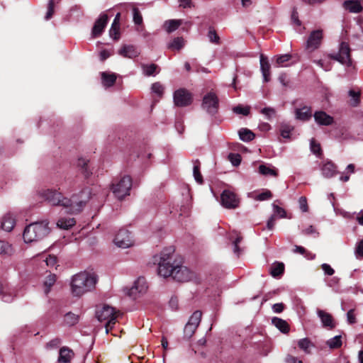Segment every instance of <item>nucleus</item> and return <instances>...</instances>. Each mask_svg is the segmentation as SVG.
Wrapping results in <instances>:
<instances>
[{
  "instance_id": "obj_1",
  "label": "nucleus",
  "mask_w": 363,
  "mask_h": 363,
  "mask_svg": "<svg viewBox=\"0 0 363 363\" xmlns=\"http://www.w3.org/2000/svg\"><path fill=\"white\" fill-rule=\"evenodd\" d=\"M39 196L51 206H60L68 213H80L92 196V189L85 187L71 198L65 196L62 192L54 189H44L38 192Z\"/></svg>"
},
{
  "instance_id": "obj_2",
  "label": "nucleus",
  "mask_w": 363,
  "mask_h": 363,
  "mask_svg": "<svg viewBox=\"0 0 363 363\" xmlns=\"http://www.w3.org/2000/svg\"><path fill=\"white\" fill-rule=\"evenodd\" d=\"M98 278L96 274L81 272L74 274L71 279L70 289L73 296L81 297L94 289Z\"/></svg>"
},
{
  "instance_id": "obj_3",
  "label": "nucleus",
  "mask_w": 363,
  "mask_h": 363,
  "mask_svg": "<svg viewBox=\"0 0 363 363\" xmlns=\"http://www.w3.org/2000/svg\"><path fill=\"white\" fill-rule=\"evenodd\" d=\"M154 261L158 265V274L164 278L169 277L177 264L174 257V249L172 247L164 248L158 255L154 256Z\"/></svg>"
},
{
  "instance_id": "obj_4",
  "label": "nucleus",
  "mask_w": 363,
  "mask_h": 363,
  "mask_svg": "<svg viewBox=\"0 0 363 363\" xmlns=\"http://www.w3.org/2000/svg\"><path fill=\"white\" fill-rule=\"evenodd\" d=\"M50 232V228L48 220L34 222L25 228L23 238L26 243L38 242L45 238Z\"/></svg>"
},
{
  "instance_id": "obj_5",
  "label": "nucleus",
  "mask_w": 363,
  "mask_h": 363,
  "mask_svg": "<svg viewBox=\"0 0 363 363\" xmlns=\"http://www.w3.org/2000/svg\"><path fill=\"white\" fill-rule=\"evenodd\" d=\"M97 319L100 322H105L106 333H108L113 328L116 319L121 313L108 305L99 308L96 312Z\"/></svg>"
},
{
  "instance_id": "obj_6",
  "label": "nucleus",
  "mask_w": 363,
  "mask_h": 363,
  "mask_svg": "<svg viewBox=\"0 0 363 363\" xmlns=\"http://www.w3.org/2000/svg\"><path fill=\"white\" fill-rule=\"evenodd\" d=\"M131 187V177L128 175H124L113 182L111 190L116 197L122 199L130 194Z\"/></svg>"
},
{
  "instance_id": "obj_7",
  "label": "nucleus",
  "mask_w": 363,
  "mask_h": 363,
  "mask_svg": "<svg viewBox=\"0 0 363 363\" xmlns=\"http://www.w3.org/2000/svg\"><path fill=\"white\" fill-rule=\"evenodd\" d=\"M173 99L175 106L179 107L187 106L192 102L191 94L185 89H179L175 91Z\"/></svg>"
},
{
  "instance_id": "obj_8",
  "label": "nucleus",
  "mask_w": 363,
  "mask_h": 363,
  "mask_svg": "<svg viewBox=\"0 0 363 363\" xmlns=\"http://www.w3.org/2000/svg\"><path fill=\"white\" fill-rule=\"evenodd\" d=\"M113 242L117 247L124 249L130 247L133 245L130 233L125 229H121L118 231L113 240Z\"/></svg>"
},
{
  "instance_id": "obj_9",
  "label": "nucleus",
  "mask_w": 363,
  "mask_h": 363,
  "mask_svg": "<svg viewBox=\"0 0 363 363\" xmlns=\"http://www.w3.org/2000/svg\"><path fill=\"white\" fill-rule=\"evenodd\" d=\"M147 290V284L144 278H138L133 285L128 290L127 294L130 298L135 299L144 294Z\"/></svg>"
},
{
  "instance_id": "obj_10",
  "label": "nucleus",
  "mask_w": 363,
  "mask_h": 363,
  "mask_svg": "<svg viewBox=\"0 0 363 363\" xmlns=\"http://www.w3.org/2000/svg\"><path fill=\"white\" fill-rule=\"evenodd\" d=\"M202 108L210 114H214L218 108V99L213 92H210L203 96Z\"/></svg>"
},
{
  "instance_id": "obj_11",
  "label": "nucleus",
  "mask_w": 363,
  "mask_h": 363,
  "mask_svg": "<svg viewBox=\"0 0 363 363\" xmlns=\"http://www.w3.org/2000/svg\"><path fill=\"white\" fill-rule=\"evenodd\" d=\"M323 38V30L318 29L312 31L306 41V48L309 52H313L317 50L321 45Z\"/></svg>"
},
{
  "instance_id": "obj_12",
  "label": "nucleus",
  "mask_w": 363,
  "mask_h": 363,
  "mask_svg": "<svg viewBox=\"0 0 363 363\" xmlns=\"http://www.w3.org/2000/svg\"><path fill=\"white\" fill-rule=\"evenodd\" d=\"M170 277L177 281L184 282L189 281L192 278L193 274L186 267L177 264Z\"/></svg>"
},
{
  "instance_id": "obj_13",
  "label": "nucleus",
  "mask_w": 363,
  "mask_h": 363,
  "mask_svg": "<svg viewBox=\"0 0 363 363\" xmlns=\"http://www.w3.org/2000/svg\"><path fill=\"white\" fill-rule=\"evenodd\" d=\"M221 205L229 209L235 208L239 205L236 194L230 190H224L220 196Z\"/></svg>"
},
{
  "instance_id": "obj_14",
  "label": "nucleus",
  "mask_w": 363,
  "mask_h": 363,
  "mask_svg": "<svg viewBox=\"0 0 363 363\" xmlns=\"http://www.w3.org/2000/svg\"><path fill=\"white\" fill-rule=\"evenodd\" d=\"M350 51V50L348 44L346 43H342L338 54L334 56H331V57L337 60L342 65L350 66L351 65Z\"/></svg>"
},
{
  "instance_id": "obj_15",
  "label": "nucleus",
  "mask_w": 363,
  "mask_h": 363,
  "mask_svg": "<svg viewBox=\"0 0 363 363\" xmlns=\"http://www.w3.org/2000/svg\"><path fill=\"white\" fill-rule=\"evenodd\" d=\"M108 22V16L105 13H101L99 18L96 21L94 26L92 28V35L94 37H99L104 31Z\"/></svg>"
},
{
  "instance_id": "obj_16",
  "label": "nucleus",
  "mask_w": 363,
  "mask_h": 363,
  "mask_svg": "<svg viewBox=\"0 0 363 363\" xmlns=\"http://www.w3.org/2000/svg\"><path fill=\"white\" fill-rule=\"evenodd\" d=\"M314 120L319 125H330L334 122L333 118L323 111H315L313 114Z\"/></svg>"
},
{
  "instance_id": "obj_17",
  "label": "nucleus",
  "mask_w": 363,
  "mask_h": 363,
  "mask_svg": "<svg viewBox=\"0 0 363 363\" xmlns=\"http://www.w3.org/2000/svg\"><path fill=\"white\" fill-rule=\"evenodd\" d=\"M317 314L320 318L324 328H328L329 329H333L335 328V325L334 320L330 313L323 310L318 309L317 311Z\"/></svg>"
},
{
  "instance_id": "obj_18",
  "label": "nucleus",
  "mask_w": 363,
  "mask_h": 363,
  "mask_svg": "<svg viewBox=\"0 0 363 363\" xmlns=\"http://www.w3.org/2000/svg\"><path fill=\"white\" fill-rule=\"evenodd\" d=\"M362 0H346L342 6L345 10L350 13H357L362 11Z\"/></svg>"
},
{
  "instance_id": "obj_19",
  "label": "nucleus",
  "mask_w": 363,
  "mask_h": 363,
  "mask_svg": "<svg viewBox=\"0 0 363 363\" xmlns=\"http://www.w3.org/2000/svg\"><path fill=\"white\" fill-rule=\"evenodd\" d=\"M336 169V166L331 161L323 162L320 167L322 174L325 178L334 177L337 173Z\"/></svg>"
},
{
  "instance_id": "obj_20",
  "label": "nucleus",
  "mask_w": 363,
  "mask_h": 363,
  "mask_svg": "<svg viewBox=\"0 0 363 363\" xmlns=\"http://www.w3.org/2000/svg\"><path fill=\"white\" fill-rule=\"evenodd\" d=\"M118 54L124 57L134 58L138 56L140 52L133 45H123L118 50Z\"/></svg>"
},
{
  "instance_id": "obj_21",
  "label": "nucleus",
  "mask_w": 363,
  "mask_h": 363,
  "mask_svg": "<svg viewBox=\"0 0 363 363\" xmlns=\"http://www.w3.org/2000/svg\"><path fill=\"white\" fill-rule=\"evenodd\" d=\"M260 69L264 81L267 82L270 79V65L268 60L263 55H260Z\"/></svg>"
},
{
  "instance_id": "obj_22",
  "label": "nucleus",
  "mask_w": 363,
  "mask_h": 363,
  "mask_svg": "<svg viewBox=\"0 0 363 363\" xmlns=\"http://www.w3.org/2000/svg\"><path fill=\"white\" fill-rule=\"evenodd\" d=\"M16 223V220L13 216L8 213L5 214L1 220V228L3 230L10 232L14 227Z\"/></svg>"
},
{
  "instance_id": "obj_23",
  "label": "nucleus",
  "mask_w": 363,
  "mask_h": 363,
  "mask_svg": "<svg viewBox=\"0 0 363 363\" xmlns=\"http://www.w3.org/2000/svg\"><path fill=\"white\" fill-rule=\"evenodd\" d=\"M296 118L300 121H306L312 116L311 109L308 106H303L301 108H296L295 111Z\"/></svg>"
},
{
  "instance_id": "obj_24",
  "label": "nucleus",
  "mask_w": 363,
  "mask_h": 363,
  "mask_svg": "<svg viewBox=\"0 0 363 363\" xmlns=\"http://www.w3.org/2000/svg\"><path fill=\"white\" fill-rule=\"evenodd\" d=\"M72 357L73 352L71 350L67 347H62L60 350L58 362L59 363H69Z\"/></svg>"
},
{
  "instance_id": "obj_25",
  "label": "nucleus",
  "mask_w": 363,
  "mask_h": 363,
  "mask_svg": "<svg viewBox=\"0 0 363 363\" xmlns=\"http://www.w3.org/2000/svg\"><path fill=\"white\" fill-rule=\"evenodd\" d=\"M272 324L277 328L281 333H287L289 331V326L286 321L279 318H273Z\"/></svg>"
},
{
  "instance_id": "obj_26",
  "label": "nucleus",
  "mask_w": 363,
  "mask_h": 363,
  "mask_svg": "<svg viewBox=\"0 0 363 363\" xmlns=\"http://www.w3.org/2000/svg\"><path fill=\"white\" fill-rule=\"evenodd\" d=\"M116 79V75L113 73H101L102 84L106 87L111 86L114 84Z\"/></svg>"
},
{
  "instance_id": "obj_27",
  "label": "nucleus",
  "mask_w": 363,
  "mask_h": 363,
  "mask_svg": "<svg viewBox=\"0 0 363 363\" xmlns=\"http://www.w3.org/2000/svg\"><path fill=\"white\" fill-rule=\"evenodd\" d=\"M259 172L264 176L277 177L278 174L277 170L274 167L266 164L259 165Z\"/></svg>"
},
{
  "instance_id": "obj_28",
  "label": "nucleus",
  "mask_w": 363,
  "mask_h": 363,
  "mask_svg": "<svg viewBox=\"0 0 363 363\" xmlns=\"http://www.w3.org/2000/svg\"><path fill=\"white\" fill-rule=\"evenodd\" d=\"M75 220L73 218H62L57 223V227L61 229L67 230L75 225Z\"/></svg>"
},
{
  "instance_id": "obj_29",
  "label": "nucleus",
  "mask_w": 363,
  "mask_h": 363,
  "mask_svg": "<svg viewBox=\"0 0 363 363\" xmlns=\"http://www.w3.org/2000/svg\"><path fill=\"white\" fill-rule=\"evenodd\" d=\"M56 281V276L53 274H50L43 281V291L45 294H48L52 286L55 284Z\"/></svg>"
},
{
  "instance_id": "obj_30",
  "label": "nucleus",
  "mask_w": 363,
  "mask_h": 363,
  "mask_svg": "<svg viewBox=\"0 0 363 363\" xmlns=\"http://www.w3.org/2000/svg\"><path fill=\"white\" fill-rule=\"evenodd\" d=\"M79 320V316L72 312L67 313L64 317V323L68 326L76 325Z\"/></svg>"
},
{
  "instance_id": "obj_31",
  "label": "nucleus",
  "mask_w": 363,
  "mask_h": 363,
  "mask_svg": "<svg viewBox=\"0 0 363 363\" xmlns=\"http://www.w3.org/2000/svg\"><path fill=\"white\" fill-rule=\"evenodd\" d=\"M181 24V20H169L164 22V28L167 33H172L176 30Z\"/></svg>"
},
{
  "instance_id": "obj_32",
  "label": "nucleus",
  "mask_w": 363,
  "mask_h": 363,
  "mask_svg": "<svg viewBox=\"0 0 363 363\" xmlns=\"http://www.w3.org/2000/svg\"><path fill=\"white\" fill-rule=\"evenodd\" d=\"M326 345L328 346L330 349L332 350L340 348L342 345V336L336 335L329 339L328 340H327Z\"/></svg>"
},
{
  "instance_id": "obj_33",
  "label": "nucleus",
  "mask_w": 363,
  "mask_h": 363,
  "mask_svg": "<svg viewBox=\"0 0 363 363\" xmlns=\"http://www.w3.org/2000/svg\"><path fill=\"white\" fill-rule=\"evenodd\" d=\"M284 265L281 262H275L270 267V274L273 277H277L283 274Z\"/></svg>"
},
{
  "instance_id": "obj_34",
  "label": "nucleus",
  "mask_w": 363,
  "mask_h": 363,
  "mask_svg": "<svg viewBox=\"0 0 363 363\" xmlns=\"http://www.w3.org/2000/svg\"><path fill=\"white\" fill-rule=\"evenodd\" d=\"M298 346L306 354L311 353V347L313 346V343L308 338H303L298 341Z\"/></svg>"
},
{
  "instance_id": "obj_35",
  "label": "nucleus",
  "mask_w": 363,
  "mask_h": 363,
  "mask_svg": "<svg viewBox=\"0 0 363 363\" xmlns=\"http://www.w3.org/2000/svg\"><path fill=\"white\" fill-rule=\"evenodd\" d=\"M239 136L242 141L248 142L254 139L255 134L248 129L242 128L239 130Z\"/></svg>"
},
{
  "instance_id": "obj_36",
  "label": "nucleus",
  "mask_w": 363,
  "mask_h": 363,
  "mask_svg": "<svg viewBox=\"0 0 363 363\" xmlns=\"http://www.w3.org/2000/svg\"><path fill=\"white\" fill-rule=\"evenodd\" d=\"M0 295H2V300L4 302H11L13 300V296L9 291L7 286L0 284Z\"/></svg>"
},
{
  "instance_id": "obj_37",
  "label": "nucleus",
  "mask_w": 363,
  "mask_h": 363,
  "mask_svg": "<svg viewBox=\"0 0 363 363\" xmlns=\"http://www.w3.org/2000/svg\"><path fill=\"white\" fill-rule=\"evenodd\" d=\"M193 174L196 182L203 183V177L200 172V162L198 160L194 162Z\"/></svg>"
},
{
  "instance_id": "obj_38",
  "label": "nucleus",
  "mask_w": 363,
  "mask_h": 363,
  "mask_svg": "<svg viewBox=\"0 0 363 363\" xmlns=\"http://www.w3.org/2000/svg\"><path fill=\"white\" fill-rule=\"evenodd\" d=\"M202 313L200 311H195L190 317L187 323L192 325L194 327H198L201 320Z\"/></svg>"
},
{
  "instance_id": "obj_39",
  "label": "nucleus",
  "mask_w": 363,
  "mask_h": 363,
  "mask_svg": "<svg viewBox=\"0 0 363 363\" xmlns=\"http://www.w3.org/2000/svg\"><path fill=\"white\" fill-rule=\"evenodd\" d=\"M235 238L233 240V252L238 257H239L243 251V250L239 247V244L242 241V238L237 233H235Z\"/></svg>"
},
{
  "instance_id": "obj_40",
  "label": "nucleus",
  "mask_w": 363,
  "mask_h": 363,
  "mask_svg": "<svg viewBox=\"0 0 363 363\" xmlns=\"http://www.w3.org/2000/svg\"><path fill=\"white\" fill-rule=\"evenodd\" d=\"M78 167H81L82 173L84 174L85 177H89L91 172L88 168V160H86L84 158H80L78 160L77 162Z\"/></svg>"
},
{
  "instance_id": "obj_41",
  "label": "nucleus",
  "mask_w": 363,
  "mask_h": 363,
  "mask_svg": "<svg viewBox=\"0 0 363 363\" xmlns=\"http://www.w3.org/2000/svg\"><path fill=\"white\" fill-rule=\"evenodd\" d=\"M291 59V55L289 54H284L276 57V64L277 67H286V63Z\"/></svg>"
},
{
  "instance_id": "obj_42",
  "label": "nucleus",
  "mask_w": 363,
  "mask_h": 363,
  "mask_svg": "<svg viewBox=\"0 0 363 363\" xmlns=\"http://www.w3.org/2000/svg\"><path fill=\"white\" fill-rule=\"evenodd\" d=\"M184 45V41L182 38H174L168 45V48L172 50H180Z\"/></svg>"
},
{
  "instance_id": "obj_43",
  "label": "nucleus",
  "mask_w": 363,
  "mask_h": 363,
  "mask_svg": "<svg viewBox=\"0 0 363 363\" xmlns=\"http://www.w3.org/2000/svg\"><path fill=\"white\" fill-rule=\"evenodd\" d=\"M272 208H273V214H272V216H274V217L276 218H286V211H285V210L284 208L279 207V206H277L274 203L272 204Z\"/></svg>"
},
{
  "instance_id": "obj_44",
  "label": "nucleus",
  "mask_w": 363,
  "mask_h": 363,
  "mask_svg": "<svg viewBox=\"0 0 363 363\" xmlns=\"http://www.w3.org/2000/svg\"><path fill=\"white\" fill-rule=\"evenodd\" d=\"M152 92L159 97H162L164 93V87L160 82H155L152 84Z\"/></svg>"
},
{
  "instance_id": "obj_45",
  "label": "nucleus",
  "mask_w": 363,
  "mask_h": 363,
  "mask_svg": "<svg viewBox=\"0 0 363 363\" xmlns=\"http://www.w3.org/2000/svg\"><path fill=\"white\" fill-rule=\"evenodd\" d=\"M12 253V246L6 242L0 240V254L11 255Z\"/></svg>"
},
{
  "instance_id": "obj_46",
  "label": "nucleus",
  "mask_w": 363,
  "mask_h": 363,
  "mask_svg": "<svg viewBox=\"0 0 363 363\" xmlns=\"http://www.w3.org/2000/svg\"><path fill=\"white\" fill-rule=\"evenodd\" d=\"M349 96L350 97V104L353 106H357L359 102L360 93L354 90H350Z\"/></svg>"
},
{
  "instance_id": "obj_47",
  "label": "nucleus",
  "mask_w": 363,
  "mask_h": 363,
  "mask_svg": "<svg viewBox=\"0 0 363 363\" xmlns=\"http://www.w3.org/2000/svg\"><path fill=\"white\" fill-rule=\"evenodd\" d=\"M250 106H242L238 105L233 108V111L236 114L247 116L250 113Z\"/></svg>"
},
{
  "instance_id": "obj_48",
  "label": "nucleus",
  "mask_w": 363,
  "mask_h": 363,
  "mask_svg": "<svg viewBox=\"0 0 363 363\" xmlns=\"http://www.w3.org/2000/svg\"><path fill=\"white\" fill-rule=\"evenodd\" d=\"M157 69V65L151 64L149 65H143V71L145 75L151 76L154 75Z\"/></svg>"
},
{
  "instance_id": "obj_49",
  "label": "nucleus",
  "mask_w": 363,
  "mask_h": 363,
  "mask_svg": "<svg viewBox=\"0 0 363 363\" xmlns=\"http://www.w3.org/2000/svg\"><path fill=\"white\" fill-rule=\"evenodd\" d=\"M310 148L311 152L317 155H320L321 154V147L320 145L317 143L315 139H311L310 143Z\"/></svg>"
},
{
  "instance_id": "obj_50",
  "label": "nucleus",
  "mask_w": 363,
  "mask_h": 363,
  "mask_svg": "<svg viewBox=\"0 0 363 363\" xmlns=\"http://www.w3.org/2000/svg\"><path fill=\"white\" fill-rule=\"evenodd\" d=\"M261 113L265 116L267 120H271L276 114L274 108L271 107L264 108L261 110Z\"/></svg>"
},
{
  "instance_id": "obj_51",
  "label": "nucleus",
  "mask_w": 363,
  "mask_h": 363,
  "mask_svg": "<svg viewBox=\"0 0 363 363\" xmlns=\"http://www.w3.org/2000/svg\"><path fill=\"white\" fill-rule=\"evenodd\" d=\"M208 37L209 40L211 43H216V44L220 43V38L217 35L215 30L209 29L208 33Z\"/></svg>"
},
{
  "instance_id": "obj_52",
  "label": "nucleus",
  "mask_w": 363,
  "mask_h": 363,
  "mask_svg": "<svg viewBox=\"0 0 363 363\" xmlns=\"http://www.w3.org/2000/svg\"><path fill=\"white\" fill-rule=\"evenodd\" d=\"M196 327H194L192 325L186 323L184 327V335L187 338H190L196 330Z\"/></svg>"
},
{
  "instance_id": "obj_53",
  "label": "nucleus",
  "mask_w": 363,
  "mask_h": 363,
  "mask_svg": "<svg viewBox=\"0 0 363 363\" xmlns=\"http://www.w3.org/2000/svg\"><path fill=\"white\" fill-rule=\"evenodd\" d=\"M272 196V194L270 191L265 190L264 192L259 194L256 195L255 197V199L257 201H265L267 199H271Z\"/></svg>"
},
{
  "instance_id": "obj_54",
  "label": "nucleus",
  "mask_w": 363,
  "mask_h": 363,
  "mask_svg": "<svg viewBox=\"0 0 363 363\" xmlns=\"http://www.w3.org/2000/svg\"><path fill=\"white\" fill-rule=\"evenodd\" d=\"M119 25H114L112 23L111 29L109 30V34L111 38L117 40L119 38Z\"/></svg>"
},
{
  "instance_id": "obj_55",
  "label": "nucleus",
  "mask_w": 363,
  "mask_h": 363,
  "mask_svg": "<svg viewBox=\"0 0 363 363\" xmlns=\"http://www.w3.org/2000/svg\"><path fill=\"white\" fill-rule=\"evenodd\" d=\"M133 21L137 25H140L143 23V17L141 13H140L138 9L133 8Z\"/></svg>"
},
{
  "instance_id": "obj_56",
  "label": "nucleus",
  "mask_w": 363,
  "mask_h": 363,
  "mask_svg": "<svg viewBox=\"0 0 363 363\" xmlns=\"http://www.w3.org/2000/svg\"><path fill=\"white\" fill-rule=\"evenodd\" d=\"M228 158L233 166H238L240 164L241 157L238 154L230 153Z\"/></svg>"
},
{
  "instance_id": "obj_57",
  "label": "nucleus",
  "mask_w": 363,
  "mask_h": 363,
  "mask_svg": "<svg viewBox=\"0 0 363 363\" xmlns=\"http://www.w3.org/2000/svg\"><path fill=\"white\" fill-rule=\"evenodd\" d=\"M54 5H55L54 0H50L49 3H48V11L45 15L46 20L50 19L52 16V15L54 13Z\"/></svg>"
},
{
  "instance_id": "obj_58",
  "label": "nucleus",
  "mask_w": 363,
  "mask_h": 363,
  "mask_svg": "<svg viewBox=\"0 0 363 363\" xmlns=\"http://www.w3.org/2000/svg\"><path fill=\"white\" fill-rule=\"evenodd\" d=\"M299 207L301 211L307 212L308 210L307 199L305 196H301L298 200Z\"/></svg>"
},
{
  "instance_id": "obj_59",
  "label": "nucleus",
  "mask_w": 363,
  "mask_h": 363,
  "mask_svg": "<svg viewBox=\"0 0 363 363\" xmlns=\"http://www.w3.org/2000/svg\"><path fill=\"white\" fill-rule=\"evenodd\" d=\"M293 130L289 125H283L281 130V135L284 138H289L290 137L291 131Z\"/></svg>"
},
{
  "instance_id": "obj_60",
  "label": "nucleus",
  "mask_w": 363,
  "mask_h": 363,
  "mask_svg": "<svg viewBox=\"0 0 363 363\" xmlns=\"http://www.w3.org/2000/svg\"><path fill=\"white\" fill-rule=\"evenodd\" d=\"M314 62H315L318 66H320L322 69H323L325 71H329L331 69V65H330V62H324L323 60H317V61H314Z\"/></svg>"
},
{
  "instance_id": "obj_61",
  "label": "nucleus",
  "mask_w": 363,
  "mask_h": 363,
  "mask_svg": "<svg viewBox=\"0 0 363 363\" xmlns=\"http://www.w3.org/2000/svg\"><path fill=\"white\" fill-rule=\"evenodd\" d=\"M46 265L54 267L57 263V258L55 256L49 255L45 260Z\"/></svg>"
},
{
  "instance_id": "obj_62",
  "label": "nucleus",
  "mask_w": 363,
  "mask_h": 363,
  "mask_svg": "<svg viewBox=\"0 0 363 363\" xmlns=\"http://www.w3.org/2000/svg\"><path fill=\"white\" fill-rule=\"evenodd\" d=\"M322 269L324 271L325 274L329 276H331L334 274V269L328 264H323L321 265Z\"/></svg>"
},
{
  "instance_id": "obj_63",
  "label": "nucleus",
  "mask_w": 363,
  "mask_h": 363,
  "mask_svg": "<svg viewBox=\"0 0 363 363\" xmlns=\"http://www.w3.org/2000/svg\"><path fill=\"white\" fill-rule=\"evenodd\" d=\"M356 254L357 256L363 257V239L359 242L356 248Z\"/></svg>"
},
{
  "instance_id": "obj_64",
  "label": "nucleus",
  "mask_w": 363,
  "mask_h": 363,
  "mask_svg": "<svg viewBox=\"0 0 363 363\" xmlns=\"http://www.w3.org/2000/svg\"><path fill=\"white\" fill-rule=\"evenodd\" d=\"M286 363H302V361L300 359H298L296 357H295L292 355H288L286 357Z\"/></svg>"
}]
</instances>
